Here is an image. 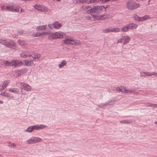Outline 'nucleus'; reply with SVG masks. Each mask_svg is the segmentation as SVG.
<instances>
[{"label": "nucleus", "instance_id": "nucleus-1", "mask_svg": "<svg viewBox=\"0 0 157 157\" xmlns=\"http://www.w3.org/2000/svg\"><path fill=\"white\" fill-rule=\"evenodd\" d=\"M105 8L104 6H94L93 8L86 11V13L90 14L93 17H97L98 14L101 11V10Z\"/></svg>", "mask_w": 157, "mask_h": 157}, {"label": "nucleus", "instance_id": "nucleus-2", "mask_svg": "<svg viewBox=\"0 0 157 157\" xmlns=\"http://www.w3.org/2000/svg\"><path fill=\"white\" fill-rule=\"evenodd\" d=\"M0 43L5 46L7 48H12L13 49H17L15 43L12 40H3L2 39H0Z\"/></svg>", "mask_w": 157, "mask_h": 157}, {"label": "nucleus", "instance_id": "nucleus-3", "mask_svg": "<svg viewBox=\"0 0 157 157\" xmlns=\"http://www.w3.org/2000/svg\"><path fill=\"white\" fill-rule=\"evenodd\" d=\"M127 8L130 10H134L140 6V4L132 0L128 1L126 4Z\"/></svg>", "mask_w": 157, "mask_h": 157}, {"label": "nucleus", "instance_id": "nucleus-4", "mask_svg": "<svg viewBox=\"0 0 157 157\" xmlns=\"http://www.w3.org/2000/svg\"><path fill=\"white\" fill-rule=\"evenodd\" d=\"M63 33L61 32H56L55 33H52L51 35V36H48V39H51V37L52 39H56L63 38Z\"/></svg>", "mask_w": 157, "mask_h": 157}, {"label": "nucleus", "instance_id": "nucleus-5", "mask_svg": "<svg viewBox=\"0 0 157 157\" xmlns=\"http://www.w3.org/2000/svg\"><path fill=\"white\" fill-rule=\"evenodd\" d=\"M26 141L28 144H33L38 142H42V140L39 137H32L26 140Z\"/></svg>", "mask_w": 157, "mask_h": 157}, {"label": "nucleus", "instance_id": "nucleus-6", "mask_svg": "<svg viewBox=\"0 0 157 157\" xmlns=\"http://www.w3.org/2000/svg\"><path fill=\"white\" fill-rule=\"evenodd\" d=\"M64 42L65 44H70L76 45L81 44V43L78 40H74L67 39L64 41Z\"/></svg>", "mask_w": 157, "mask_h": 157}, {"label": "nucleus", "instance_id": "nucleus-7", "mask_svg": "<svg viewBox=\"0 0 157 157\" xmlns=\"http://www.w3.org/2000/svg\"><path fill=\"white\" fill-rule=\"evenodd\" d=\"M134 18L136 20L139 22L143 21L146 20L148 18L149 19L150 18L149 17V16L147 15H146L143 17H139L137 15H135Z\"/></svg>", "mask_w": 157, "mask_h": 157}, {"label": "nucleus", "instance_id": "nucleus-8", "mask_svg": "<svg viewBox=\"0 0 157 157\" xmlns=\"http://www.w3.org/2000/svg\"><path fill=\"white\" fill-rule=\"evenodd\" d=\"M10 82V80H9L4 81L2 84L0 85V90H3L7 86Z\"/></svg>", "mask_w": 157, "mask_h": 157}, {"label": "nucleus", "instance_id": "nucleus-9", "mask_svg": "<svg viewBox=\"0 0 157 157\" xmlns=\"http://www.w3.org/2000/svg\"><path fill=\"white\" fill-rule=\"evenodd\" d=\"M122 39L123 41L124 40L123 44L124 45H125L129 43L131 40V38L129 36H123L122 37Z\"/></svg>", "mask_w": 157, "mask_h": 157}, {"label": "nucleus", "instance_id": "nucleus-10", "mask_svg": "<svg viewBox=\"0 0 157 157\" xmlns=\"http://www.w3.org/2000/svg\"><path fill=\"white\" fill-rule=\"evenodd\" d=\"M21 87L23 89L26 91H29L31 90V87L25 83H22Z\"/></svg>", "mask_w": 157, "mask_h": 157}, {"label": "nucleus", "instance_id": "nucleus-11", "mask_svg": "<svg viewBox=\"0 0 157 157\" xmlns=\"http://www.w3.org/2000/svg\"><path fill=\"white\" fill-rule=\"evenodd\" d=\"M33 130H37L40 129H42L45 127V126L44 125L40 124L36 125H33Z\"/></svg>", "mask_w": 157, "mask_h": 157}, {"label": "nucleus", "instance_id": "nucleus-12", "mask_svg": "<svg viewBox=\"0 0 157 157\" xmlns=\"http://www.w3.org/2000/svg\"><path fill=\"white\" fill-rule=\"evenodd\" d=\"M61 26L62 25L59 23L58 21L53 23V27L55 28L59 29L61 27Z\"/></svg>", "mask_w": 157, "mask_h": 157}, {"label": "nucleus", "instance_id": "nucleus-13", "mask_svg": "<svg viewBox=\"0 0 157 157\" xmlns=\"http://www.w3.org/2000/svg\"><path fill=\"white\" fill-rule=\"evenodd\" d=\"M113 102V101H110L108 102H106L105 103H102L100 104L99 105H98V106H99L100 107L103 108V106H106L109 105H113L114 103H113L112 104L110 103V102Z\"/></svg>", "mask_w": 157, "mask_h": 157}, {"label": "nucleus", "instance_id": "nucleus-14", "mask_svg": "<svg viewBox=\"0 0 157 157\" xmlns=\"http://www.w3.org/2000/svg\"><path fill=\"white\" fill-rule=\"evenodd\" d=\"M121 92L124 93L125 92L126 93H129V92H133L132 90H127L123 86H121Z\"/></svg>", "mask_w": 157, "mask_h": 157}, {"label": "nucleus", "instance_id": "nucleus-15", "mask_svg": "<svg viewBox=\"0 0 157 157\" xmlns=\"http://www.w3.org/2000/svg\"><path fill=\"white\" fill-rule=\"evenodd\" d=\"M135 25L133 24H129L127 25V27H128V30L136 29V27H135Z\"/></svg>", "mask_w": 157, "mask_h": 157}, {"label": "nucleus", "instance_id": "nucleus-16", "mask_svg": "<svg viewBox=\"0 0 157 157\" xmlns=\"http://www.w3.org/2000/svg\"><path fill=\"white\" fill-rule=\"evenodd\" d=\"M128 30V27H127V25L122 27L121 29V31L123 32H126Z\"/></svg>", "mask_w": 157, "mask_h": 157}, {"label": "nucleus", "instance_id": "nucleus-17", "mask_svg": "<svg viewBox=\"0 0 157 157\" xmlns=\"http://www.w3.org/2000/svg\"><path fill=\"white\" fill-rule=\"evenodd\" d=\"M33 130V126H31L28 127L27 129H25L24 132H31Z\"/></svg>", "mask_w": 157, "mask_h": 157}, {"label": "nucleus", "instance_id": "nucleus-18", "mask_svg": "<svg viewBox=\"0 0 157 157\" xmlns=\"http://www.w3.org/2000/svg\"><path fill=\"white\" fill-rule=\"evenodd\" d=\"M67 64V62L65 60H63L60 64L59 65V68H61L62 67Z\"/></svg>", "mask_w": 157, "mask_h": 157}, {"label": "nucleus", "instance_id": "nucleus-19", "mask_svg": "<svg viewBox=\"0 0 157 157\" xmlns=\"http://www.w3.org/2000/svg\"><path fill=\"white\" fill-rule=\"evenodd\" d=\"M146 76H150L152 75H157V73L155 72H146Z\"/></svg>", "mask_w": 157, "mask_h": 157}, {"label": "nucleus", "instance_id": "nucleus-20", "mask_svg": "<svg viewBox=\"0 0 157 157\" xmlns=\"http://www.w3.org/2000/svg\"><path fill=\"white\" fill-rule=\"evenodd\" d=\"M9 66H13L15 67L17 66V63L14 60H12L10 62Z\"/></svg>", "mask_w": 157, "mask_h": 157}, {"label": "nucleus", "instance_id": "nucleus-21", "mask_svg": "<svg viewBox=\"0 0 157 157\" xmlns=\"http://www.w3.org/2000/svg\"><path fill=\"white\" fill-rule=\"evenodd\" d=\"M0 95L3 96H5L8 98H9L10 97V96L7 93L5 92L2 93L0 94Z\"/></svg>", "mask_w": 157, "mask_h": 157}, {"label": "nucleus", "instance_id": "nucleus-22", "mask_svg": "<svg viewBox=\"0 0 157 157\" xmlns=\"http://www.w3.org/2000/svg\"><path fill=\"white\" fill-rule=\"evenodd\" d=\"M112 31L113 30L112 29L108 28L103 30V32L104 33H107Z\"/></svg>", "mask_w": 157, "mask_h": 157}, {"label": "nucleus", "instance_id": "nucleus-23", "mask_svg": "<svg viewBox=\"0 0 157 157\" xmlns=\"http://www.w3.org/2000/svg\"><path fill=\"white\" fill-rule=\"evenodd\" d=\"M82 8L83 10L86 11L87 10L90 9L91 8V7L90 6H83L82 7Z\"/></svg>", "mask_w": 157, "mask_h": 157}, {"label": "nucleus", "instance_id": "nucleus-24", "mask_svg": "<svg viewBox=\"0 0 157 157\" xmlns=\"http://www.w3.org/2000/svg\"><path fill=\"white\" fill-rule=\"evenodd\" d=\"M13 6H6V8L7 11H10L12 12L13 11Z\"/></svg>", "mask_w": 157, "mask_h": 157}, {"label": "nucleus", "instance_id": "nucleus-25", "mask_svg": "<svg viewBox=\"0 0 157 157\" xmlns=\"http://www.w3.org/2000/svg\"><path fill=\"white\" fill-rule=\"evenodd\" d=\"M21 71L20 70H18L15 73V77L20 76L21 75Z\"/></svg>", "mask_w": 157, "mask_h": 157}, {"label": "nucleus", "instance_id": "nucleus-26", "mask_svg": "<svg viewBox=\"0 0 157 157\" xmlns=\"http://www.w3.org/2000/svg\"><path fill=\"white\" fill-rule=\"evenodd\" d=\"M17 42L21 46H23L25 42L24 41L21 40H19Z\"/></svg>", "mask_w": 157, "mask_h": 157}, {"label": "nucleus", "instance_id": "nucleus-27", "mask_svg": "<svg viewBox=\"0 0 157 157\" xmlns=\"http://www.w3.org/2000/svg\"><path fill=\"white\" fill-rule=\"evenodd\" d=\"M120 123H121L129 124L131 123V121L129 120H124L120 121Z\"/></svg>", "mask_w": 157, "mask_h": 157}, {"label": "nucleus", "instance_id": "nucleus-28", "mask_svg": "<svg viewBox=\"0 0 157 157\" xmlns=\"http://www.w3.org/2000/svg\"><path fill=\"white\" fill-rule=\"evenodd\" d=\"M20 56L21 57H22L23 58H26L27 57L26 52L21 53L20 54Z\"/></svg>", "mask_w": 157, "mask_h": 157}, {"label": "nucleus", "instance_id": "nucleus-29", "mask_svg": "<svg viewBox=\"0 0 157 157\" xmlns=\"http://www.w3.org/2000/svg\"><path fill=\"white\" fill-rule=\"evenodd\" d=\"M34 7L36 9L38 10H42L41 7L35 4Z\"/></svg>", "mask_w": 157, "mask_h": 157}, {"label": "nucleus", "instance_id": "nucleus-30", "mask_svg": "<svg viewBox=\"0 0 157 157\" xmlns=\"http://www.w3.org/2000/svg\"><path fill=\"white\" fill-rule=\"evenodd\" d=\"M112 29V32H117L121 31L120 29L119 28H114Z\"/></svg>", "mask_w": 157, "mask_h": 157}, {"label": "nucleus", "instance_id": "nucleus-31", "mask_svg": "<svg viewBox=\"0 0 157 157\" xmlns=\"http://www.w3.org/2000/svg\"><path fill=\"white\" fill-rule=\"evenodd\" d=\"M50 33V32L49 31H48V32H42L40 33H39L40 34V36L42 35L43 34H45V35L48 34Z\"/></svg>", "mask_w": 157, "mask_h": 157}, {"label": "nucleus", "instance_id": "nucleus-32", "mask_svg": "<svg viewBox=\"0 0 157 157\" xmlns=\"http://www.w3.org/2000/svg\"><path fill=\"white\" fill-rule=\"evenodd\" d=\"M9 91L13 93L17 92H17L16 90V89L15 88H11L9 89Z\"/></svg>", "mask_w": 157, "mask_h": 157}, {"label": "nucleus", "instance_id": "nucleus-33", "mask_svg": "<svg viewBox=\"0 0 157 157\" xmlns=\"http://www.w3.org/2000/svg\"><path fill=\"white\" fill-rule=\"evenodd\" d=\"M25 64L27 66H29L31 64V61H29L28 60H25Z\"/></svg>", "mask_w": 157, "mask_h": 157}, {"label": "nucleus", "instance_id": "nucleus-34", "mask_svg": "<svg viewBox=\"0 0 157 157\" xmlns=\"http://www.w3.org/2000/svg\"><path fill=\"white\" fill-rule=\"evenodd\" d=\"M108 1H109L108 0H98V2H99L100 3H106V2H108Z\"/></svg>", "mask_w": 157, "mask_h": 157}, {"label": "nucleus", "instance_id": "nucleus-35", "mask_svg": "<svg viewBox=\"0 0 157 157\" xmlns=\"http://www.w3.org/2000/svg\"><path fill=\"white\" fill-rule=\"evenodd\" d=\"M40 56V55L38 53H36L34 54V58L35 59H37Z\"/></svg>", "mask_w": 157, "mask_h": 157}, {"label": "nucleus", "instance_id": "nucleus-36", "mask_svg": "<svg viewBox=\"0 0 157 157\" xmlns=\"http://www.w3.org/2000/svg\"><path fill=\"white\" fill-rule=\"evenodd\" d=\"M89 2V0H80V3H87Z\"/></svg>", "mask_w": 157, "mask_h": 157}, {"label": "nucleus", "instance_id": "nucleus-37", "mask_svg": "<svg viewBox=\"0 0 157 157\" xmlns=\"http://www.w3.org/2000/svg\"><path fill=\"white\" fill-rule=\"evenodd\" d=\"M17 63V66L18 65L19 66H21L22 65V63L21 61H17L16 62Z\"/></svg>", "mask_w": 157, "mask_h": 157}, {"label": "nucleus", "instance_id": "nucleus-38", "mask_svg": "<svg viewBox=\"0 0 157 157\" xmlns=\"http://www.w3.org/2000/svg\"><path fill=\"white\" fill-rule=\"evenodd\" d=\"M140 76H144V77H146V72H140Z\"/></svg>", "mask_w": 157, "mask_h": 157}, {"label": "nucleus", "instance_id": "nucleus-39", "mask_svg": "<svg viewBox=\"0 0 157 157\" xmlns=\"http://www.w3.org/2000/svg\"><path fill=\"white\" fill-rule=\"evenodd\" d=\"M46 27H47V25H44L40 26V29L41 30V29L45 30L46 29Z\"/></svg>", "mask_w": 157, "mask_h": 157}, {"label": "nucleus", "instance_id": "nucleus-40", "mask_svg": "<svg viewBox=\"0 0 157 157\" xmlns=\"http://www.w3.org/2000/svg\"><path fill=\"white\" fill-rule=\"evenodd\" d=\"M98 2V0H89V3H93Z\"/></svg>", "mask_w": 157, "mask_h": 157}, {"label": "nucleus", "instance_id": "nucleus-41", "mask_svg": "<svg viewBox=\"0 0 157 157\" xmlns=\"http://www.w3.org/2000/svg\"><path fill=\"white\" fill-rule=\"evenodd\" d=\"M32 35L33 36L37 37V36H40V34L39 33H36V34H34V33Z\"/></svg>", "mask_w": 157, "mask_h": 157}, {"label": "nucleus", "instance_id": "nucleus-42", "mask_svg": "<svg viewBox=\"0 0 157 157\" xmlns=\"http://www.w3.org/2000/svg\"><path fill=\"white\" fill-rule=\"evenodd\" d=\"M10 62L8 61H4V64H6L8 66H9Z\"/></svg>", "mask_w": 157, "mask_h": 157}, {"label": "nucleus", "instance_id": "nucleus-43", "mask_svg": "<svg viewBox=\"0 0 157 157\" xmlns=\"http://www.w3.org/2000/svg\"><path fill=\"white\" fill-rule=\"evenodd\" d=\"M8 146L10 147H14L16 145L13 143H9V145Z\"/></svg>", "mask_w": 157, "mask_h": 157}, {"label": "nucleus", "instance_id": "nucleus-44", "mask_svg": "<svg viewBox=\"0 0 157 157\" xmlns=\"http://www.w3.org/2000/svg\"><path fill=\"white\" fill-rule=\"evenodd\" d=\"M19 11V9L17 8L14 9L13 7V11L12 12H18Z\"/></svg>", "mask_w": 157, "mask_h": 157}, {"label": "nucleus", "instance_id": "nucleus-45", "mask_svg": "<svg viewBox=\"0 0 157 157\" xmlns=\"http://www.w3.org/2000/svg\"><path fill=\"white\" fill-rule=\"evenodd\" d=\"M123 42V40L122 39V37L121 39L118 40L117 41V43L118 44L120 43H121Z\"/></svg>", "mask_w": 157, "mask_h": 157}, {"label": "nucleus", "instance_id": "nucleus-46", "mask_svg": "<svg viewBox=\"0 0 157 157\" xmlns=\"http://www.w3.org/2000/svg\"><path fill=\"white\" fill-rule=\"evenodd\" d=\"M26 53L27 56H32V55L30 53V52H26Z\"/></svg>", "mask_w": 157, "mask_h": 157}, {"label": "nucleus", "instance_id": "nucleus-47", "mask_svg": "<svg viewBox=\"0 0 157 157\" xmlns=\"http://www.w3.org/2000/svg\"><path fill=\"white\" fill-rule=\"evenodd\" d=\"M151 107L153 108H155L157 107V105L155 104H151Z\"/></svg>", "mask_w": 157, "mask_h": 157}, {"label": "nucleus", "instance_id": "nucleus-48", "mask_svg": "<svg viewBox=\"0 0 157 157\" xmlns=\"http://www.w3.org/2000/svg\"><path fill=\"white\" fill-rule=\"evenodd\" d=\"M48 26L50 29H52L53 27V23L52 24H49L48 25Z\"/></svg>", "mask_w": 157, "mask_h": 157}, {"label": "nucleus", "instance_id": "nucleus-49", "mask_svg": "<svg viewBox=\"0 0 157 157\" xmlns=\"http://www.w3.org/2000/svg\"><path fill=\"white\" fill-rule=\"evenodd\" d=\"M80 0H73V2L75 3H77L80 2Z\"/></svg>", "mask_w": 157, "mask_h": 157}, {"label": "nucleus", "instance_id": "nucleus-50", "mask_svg": "<svg viewBox=\"0 0 157 157\" xmlns=\"http://www.w3.org/2000/svg\"><path fill=\"white\" fill-rule=\"evenodd\" d=\"M151 103H146L145 105H147V106H151Z\"/></svg>", "mask_w": 157, "mask_h": 157}, {"label": "nucleus", "instance_id": "nucleus-51", "mask_svg": "<svg viewBox=\"0 0 157 157\" xmlns=\"http://www.w3.org/2000/svg\"><path fill=\"white\" fill-rule=\"evenodd\" d=\"M18 31V33H19V34H23L24 32V31L22 30H21V31L19 30Z\"/></svg>", "mask_w": 157, "mask_h": 157}, {"label": "nucleus", "instance_id": "nucleus-52", "mask_svg": "<svg viewBox=\"0 0 157 157\" xmlns=\"http://www.w3.org/2000/svg\"><path fill=\"white\" fill-rule=\"evenodd\" d=\"M116 90L117 91H121V86L116 88Z\"/></svg>", "mask_w": 157, "mask_h": 157}, {"label": "nucleus", "instance_id": "nucleus-53", "mask_svg": "<svg viewBox=\"0 0 157 157\" xmlns=\"http://www.w3.org/2000/svg\"><path fill=\"white\" fill-rule=\"evenodd\" d=\"M37 29L39 30H40V26H37Z\"/></svg>", "mask_w": 157, "mask_h": 157}, {"label": "nucleus", "instance_id": "nucleus-54", "mask_svg": "<svg viewBox=\"0 0 157 157\" xmlns=\"http://www.w3.org/2000/svg\"><path fill=\"white\" fill-rule=\"evenodd\" d=\"M24 10L23 9H21V10H20L21 12H24Z\"/></svg>", "mask_w": 157, "mask_h": 157}, {"label": "nucleus", "instance_id": "nucleus-55", "mask_svg": "<svg viewBox=\"0 0 157 157\" xmlns=\"http://www.w3.org/2000/svg\"><path fill=\"white\" fill-rule=\"evenodd\" d=\"M111 101H113V102H110V103L112 104L113 103L114 104L115 101L114 100H111Z\"/></svg>", "mask_w": 157, "mask_h": 157}, {"label": "nucleus", "instance_id": "nucleus-56", "mask_svg": "<svg viewBox=\"0 0 157 157\" xmlns=\"http://www.w3.org/2000/svg\"><path fill=\"white\" fill-rule=\"evenodd\" d=\"M2 10H3V9H5V6H2Z\"/></svg>", "mask_w": 157, "mask_h": 157}, {"label": "nucleus", "instance_id": "nucleus-57", "mask_svg": "<svg viewBox=\"0 0 157 157\" xmlns=\"http://www.w3.org/2000/svg\"><path fill=\"white\" fill-rule=\"evenodd\" d=\"M3 101H1V100H0V103L1 104H3Z\"/></svg>", "mask_w": 157, "mask_h": 157}, {"label": "nucleus", "instance_id": "nucleus-58", "mask_svg": "<svg viewBox=\"0 0 157 157\" xmlns=\"http://www.w3.org/2000/svg\"><path fill=\"white\" fill-rule=\"evenodd\" d=\"M154 123L156 124L157 125V121H155L154 122Z\"/></svg>", "mask_w": 157, "mask_h": 157}, {"label": "nucleus", "instance_id": "nucleus-59", "mask_svg": "<svg viewBox=\"0 0 157 157\" xmlns=\"http://www.w3.org/2000/svg\"><path fill=\"white\" fill-rule=\"evenodd\" d=\"M0 157H3L2 155H0Z\"/></svg>", "mask_w": 157, "mask_h": 157}, {"label": "nucleus", "instance_id": "nucleus-60", "mask_svg": "<svg viewBox=\"0 0 157 157\" xmlns=\"http://www.w3.org/2000/svg\"><path fill=\"white\" fill-rule=\"evenodd\" d=\"M150 0H149V1H148V4H149V2H150Z\"/></svg>", "mask_w": 157, "mask_h": 157}]
</instances>
